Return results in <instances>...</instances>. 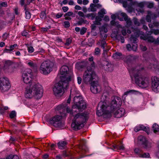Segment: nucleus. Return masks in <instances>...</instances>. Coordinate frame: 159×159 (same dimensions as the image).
Instances as JSON below:
<instances>
[{
  "label": "nucleus",
  "instance_id": "61",
  "mask_svg": "<svg viewBox=\"0 0 159 159\" xmlns=\"http://www.w3.org/2000/svg\"><path fill=\"white\" fill-rule=\"evenodd\" d=\"M84 23V20L83 19H82L78 22V24L79 25H81Z\"/></svg>",
  "mask_w": 159,
  "mask_h": 159
},
{
  "label": "nucleus",
  "instance_id": "50",
  "mask_svg": "<svg viewBox=\"0 0 159 159\" xmlns=\"http://www.w3.org/2000/svg\"><path fill=\"white\" fill-rule=\"evenodd\" d=\"M73 15V13L71 11H69L67 13H65L64 15V16L66 17V16H72Z\"/></svg>",
  "mask_w": 159,
  "mask_h": 159
},
{
  "label": "nucleus",
  "instance_id": "37",
  "mask_svg": "<svg viewBox=\"0 0 159 159\" xmlns=\"http://www.w3.org/2000/svg\"><path fill=\"white\" fill-rule=\"evenodd\" d=\"M141 130L145 131L146 132L148 133L149 129L148 127H147L143 125H139Z\"/></svg>",
  "mask_w": 159,
  "mask_h": 159
},
{
  "label": "nucleus",
  "instance_id": "2",
  "mask_svg": "<svg viewBox=\"0 0 159 159\" xmlns=\"http://www.w3.org/2000/svg\"><path fill=\"white\" fill-rule=\"evenodd\" d=\"M105 97L102 96L101 101L98 104L96 114L98 116L104 115L109 117L112 113L120 107L122 104L121 100L120 97L115 96L112 98L111 102L108 103L107 100H103Z\"/></svg>",
  "mask_w": 159,
  "mask_h": 159
},
{
  "label": "nucleus",
  "instance_id": "41",
  "mask_svg": "<svg viewBox=\"0 0 159 159\" xmlns=\"http://www.w3.org/2000/svg\"><path fill=\"white\" fill-rule=\"evenodd\" d=\"M63 15V14L61 13H58L54 15V17L56 19H59Z\"/></svg>",
  "mask_w": 159,
  "mask_h": 159
},
{
  "label": "nucleus",
  "instance_id": "44",
  "mask_svg": "<svg viewBox=\"0 0 159 159\" xmlns=\"http://www.w3.org/2000/svg\"><path fill=\"white\" fill-rule=\"evenodd\" d=\"M132 50L134 51H136L137 47L136 43H132Z\"/></svg>",
  "mask_w": 159,
  "mask_h": 159
},
{
  "label": "nucleus",
  "instance_id": "64",
  "mask_svg": "<svg viewBox=\"0 0 159 159\" xmlns=\"http://www.w3.org/2000/svg\"><path fill=\"white\" fill-rule=\"evenodd\" d=\"M140 47L141 48V49L143 51H145L147 49V48L145 46H144L143 45H140Z\"/></svg>",
  "mask_w": 159,
  "mask_h": 159
},
{
  "label": "nucleus",
  "instance_id": "12",
  "mask_svg": "<svg viewBox=\"0 0 159 159\" xmlns=\"http://www.w3.org/2000/svg\"><path fill=\"white\" fill-rule=\"evenodd\" d=\"M90 90L93 93L96 94L100 92L101 87L97 81H93L91 84Z\"/></svg>",
  "mask_w": 159,
  "mask_h": 159
},
{
  "label": "nucleus",
  "instance_id": "3",
  "mask_svg": "<svg viewBox=\"0 0 159 159\" xmlns=\"http://www.w3.org/2000/svg\"><path fill=\"white\" fill-rule=\"evenodd\" d=\"M33 75L31 69H26L22 75V78L24 83L30 84V87H27L25 89V96L27 98H31L33 95L38 100L40 98V85L39 82L33 81L31 82L32 79Z\"/></svg>",
  "mask_w": 159,
  "mask_h": 159
},
{
  "label": "nucleus",
  "instance_id": "9",
  "mask_svg": "<svg viewBox=\"0 0 159 159\" xmlns=\"http://www.w3.org/2000/svg\"><path fill=\"white\" fill-rule=\"evenodd\" d=\"M69 67L66 65H63L61 67L60 71L59 76L61 78L66 79L70 77L71 79L70 75H69Z\"/></svg>",
  "mask_w": 159,
  "mask_h": 159
},
{
  "label": "nucleus",
  "instance_id": "24",
  "mask_svg": "<svg viewBox=\"0 0 159 159\" xmlns=\"http://www.w3.org/2000/svg\"><path fill=\"white\" fill-rule=\"evenodd\" d=\"M96 5L91 3L90 6V8H88V11H89L94 12L96 11V9L95 8Z\"/></svg>",
  "mask_w": 159,
  "mask_h": 159
},
{
  "label": "nucleus",
  "instance_id": "51",
  "mask_svg": "<svg viewBox=\"0 0 159 159\" xmlns=\"http://www.w3.org/2000/svg\"><path fill=\"white\" fill-rule=\"evenodd\" d=\"M157 67L156 65L154 64L150 63V65L148 66V68L149 69H152L153 68H155Z\"/></svg>",
  "mask_w": 159,
  "mask_h": 159
},
{
  "label": "nucleus",
  "instance_id": "55",
  "mask_svg": "<svg viewBox=\"0 0 159 159\" xmlns=\"http://www.w3.org/2000/svg\"><path fill=\"white\" fill-rule=\"evenodd\" d=\"M28 52L30 53H32L34 51V49L32 46H30L28 47Z\"/></svg>",
  "mask_w": 159,
  "mask_h": 159
},
{
  "label": "nucleus",
  "instance_id": "52",
  "mask_svg": "<svg viewBox=\"0 0 159 159\" xmlns=\"http://www.w3.org/2000/svg\"><path fill=\"white\" fill-rule=\"evenodd\" d=\"M147 7L148 8H152L154 6V3H148L147 4Z\"/></svg>",
  "mask_w": 159,
  "mask_h": 159
},
{
  "label": "nucleus",
  "instance_id": "34",
  "mask_svg": "<svg viewBox=\"0 0 159 159\" xmlns=\"http://www.w3.org/2000/svg\"><path fill=\"white\" fill-rule=\"evenodd\" d=\"M25 11L26 18L28 19H30V18L31 16L30 13L29 11L27 10L26 7L25 8Z\"/></svg>",
  "mask_w": 159,
  "mask_h": 159
},
{
  "label": "nucleus",
  "instance_id": "10",
  "mask_svg": "<svg viewBox=\"0 0 159 159\" xmlns=\"http://www.w3.org/2000/svg\"><path fill=\"white\" fill-rule=\"evenodd\" d=\"M152 89L155 92H159V78L153 76L151 78Z\"/></svg>",
  "mask_w": 159,
  "mask_h": 159
},
{
  "label": "nucleus",
  "instance_id": "39",
  "mask_svg": "<svg viewBox=\"0 0 159 159\" xmlns=\"http://www.w3.org/2000/svg\"><path fill=\"white\" fill-rule=\"evenodd\" d=\"M6 159H19V158L16 155H10Z\"/></svg>",
  "mask_w": 159,
  "mask_h": 159
},
{
  "label": "nucleus",
  "instance_id": "21",
  "mask_svg": "<svg viewBox=\"0 0 159 159\" xmlns=\"http://www.w3.org/2000/svg\"><path fill=\"white\" fill-rule=\"evenodd\" d=\"M140 38L144 40H147L148 42H153L155 40L151 36H141Z\"/></svg>",
  "mask_w": 159,
  "mask_h": 159
},
{
  "label": "nucleus",
  "instance_id": "20",
  "mask_svg": "<svg viewBox=\"0 0 159 159\" xmlns=\"http://www.w3.org/2000/svg\"><path fill=\"white\" fill-rule=\"evenodd\" d=\"M97 44L99 45L101 44V46L104 52H106L107 51L104 49L105 47L107 46V43L106 42L105 39H102L100 40L98 42Z\"/></svg>",
  "mask_w": 159,
  "mask_h": 159
},
{
  "label": "nucleus",
  "instance_id": "62",
  "mask_svg": "<svg viewBox=\"0 0 159 159\" xmlns=\"http://www.w3.org/2000/svg\"><path fill=\"white\" fill-rule=\"evenodd\" d=\"M82 78L80 77H78L77 78V80L78 83L79 84H80L82 82Z\"/></svg>",
  "mask_w": 159,
  "mask_h": 159
},
{
  "label": "nucleus",
  "instance_id": "25",
  "mask_svg": "<svg viewBox=\"0 0 159 159\" xmlns=\"http://www.w3.org/2000/svg\"><path fill=\"white\" fill-rule=\"evenodd\" d=\"M93 57H91L89 58V61H90V64L91 66H89L90 68H92L94 69L95 67V65L94 62L93 61Z\"/></svg>",
  "mask_w": 159,
  "mask_h": 159
},
{
  "label": "nucleus",
  "instance_id": "35",
  "mask_svg": "<svg viewBox=\"0 0 159 159\" xmlns=\"http://www.w3.org/2000/svg\"><path fill=\"white\" fill-rule=\"evenodd\" d=\"M148 14L150 15L151 17L153 19H155L157 17V15L155 13H152L151 11H147Z\"/></svg>",
  "mask_w": 159,
  "mask_h": 159
},
{
  "label": "nucleus",
  "instance_id": "47",
  "mask_svg": "<svg viewBox=\"0 0 159 159\" xmlns=\"http://www.w3.org/2000/svg\"><path fill=\"white\" fill-rule=\"evenodd\" d=\"M71 39L70 38H68L67 39L66 43H65V44L66 46H68L71 43Z\"/></svg>",
  "mask_w": 159,
  "mask_h": 159
},
{
  "label": "nucleus",
  "instance_id": "49",
  "mask_svg": "<svg viewBox=\"0 0 159 159\" xmlns=\"http://www.w3.org/2000/svg\"><path fill=\"white\" fill-rule=\"evenodd\" d=\"M86 29L84 27H83L80 30V34L81 35L84 34L86 31Z\"/></svg>",
  "mask_w": 159,
  "mask_h": 159
},
{
  "label": "nucleus",
  "instance_id": "46",
  "mask_svg": "<svg viewBox=\"0 0 159 159\" xmlns=\"http://www.w3.org/2000/svg\"><path fill=\"white\" fill-rule=\"evenodd\" d=\"M64 26L65 28H68L70 26V23L68 21H65L64 22Z\"/></svg>",
  "mask_w": 159,
  "mask_h": 159
},
{
  "label": "nucleus",
  "instance_id": "14",
  "mask_svg": "<svg viewBox=\"0 0 159 159\" xmlns=\"http://www.w3.org/2000/svg\"><path fill=\"white\" fill-rule=\"evenodd\" d=\"M125 109L121 108L117 110L114 113V116L115 117L120 118L124 116L125 114Z\"/></svg>",
  "mask_w": 159,
  "mask_h": 159
},
{
  "label": "nucleus",
  "instance_id": "1",
  "mask_svg": "<svg viewBox=\"0 0 159 159\" xmlns=\"http://www.w3.org/2000/svg\"><path fill=\"white\" fill-rule=\"evenodd\" d=\"M73 101L75 104L72 107V110L67 107L66 112L70 113V116H75L71 124L72 127L75 130L80 129L84 126V123L86 122L89 118L87 112L79 113L86 108L87 104L80 95L75 96Z\"/></svg>",
  "mask_w": 159,
  "mask_h": 159
},
{
  "label": "nucleus",
  "instance_id": "40",
  "mask_svg": "<svg viewBox=\"0 0 159 159\" xmlns=\"http://www.w3.org/2000/svg\"><path fill=\"white\" fill-rule=\"evenodd\" d=\"M76 67L78 69L83 68L85 66L82 63H77L76 64Z\"/></svg>",
  "mask_w": 159,
  "mask_h": 159
},
{
  "label": "nucleus",
  "instance_id": "36",
  "mask_svg": "<svg viewBox=\"0 0 159 159\" xmlns=\"http://www.w3.org/2000/svg\"><path fill=\"white\" fill-rule=\"evenodd\" d=\"M28 64L30 66L34 69L35 70H37V66L36 64H34L33 62H29L28 63Z\"/></svg>",
  "mask_w": 159,
  "mask_h": 159
},
{
  "label": "nucleus",
  "instance_id": "15",
  "mask_svg": "<svg viewBox=\"0 0 159 159\" xmlns=\"http://www.w3.org/2000/svg\"><path fill=\"white\" fill-rule=\"evenodd\" d=\"M111 35L112 37L115 38L118 41H120L121 43H124V38L121 34H118L117 33L113 32L111 34Z\"/></svg>",
  "mask_w": 159,
  "mask_h": 159
},
{
  "label": "nucleus",
  "instance_id": "16",
  "mask_svg": "<svg viewBox=\"0 0 159 159\" xmlns=\"http://www.w3.org/2000/svg\"><path fill=\"white\" fill-rule=\"evenodd\" d=\"M120 15L124 18L125 20L126 21L127 25L129 26L132 25V22L130 19H128L126 14L124 12L121 13Z\"/></svg>",
  "mask_w": 159,
  "mask_h": 159
},
{
  "label": "nucleus",
  "instance_id": "63",
  "mask_svg": "<svg viewBox=\"0 0 159 159\" xmlns=\"http://www.w3.org/2000/svg\"><path fill=\"white\" fill-rule=\"evenodd\" d=\"M126 48L128 50L130 51L132 50V47L130 44H128L127 45Z\"/></svg>",
  "mask_w": 159,
  "mask_h": 159
},
{
  "label": "nucleus",
  "instance_id": "43",
  "mask_svg": "<svg viewBox=\"0 0 159 159\" xmlns=\"http://www.w3.org/2000/svg\"><path fill=\"white\" fill-rule=\"evenodd\" d=\"M16 116V113L15 111H12L9 115L10 117L11 118H14Z\"/></svg>",
  "mask_w": 159,
  "mask_h": 159
},
{
  "label": "nucleus",
  "instance_id": "28",
  "mask_svg": "<svg viewBox=\"0 0 159 159\" xmlns=\"http://www.w3.org/2000/svg\"><path fill=\"white\" fill-rule=\"evenodd\" d=\"M106 14V13L105 10L104 8H103L101 9L100 11L98 12V15L100 17L103 18L104 16V15Z\"/></svg>",
  "mask_w": 159,
  "mask_h": 159
},
{
  "label": "nucleus",
  "instance_id": "38",
  "mask_svg": "<svg viewBox=\"0 0 159 159\" xmlns=\"http://www.w3.org/2000/svg\"><path fill=\"white\" fill-rule=\"evenodd\" d=\"M133 21L134 24L137 26H139L140 25V23L136 18H134Z\"/></svg>",
  "mask_w": 159,
  "mask_h": 159
},
{
  "label": "nucleus",
  "instance_id": "11",
  "mask_svg": "<svg viewBox=\"0 0 159 159\" xmlns=\"http://www.w3.org/2000/svg\"><path fill=\"white\" fill-rule=\"evenodd\" d=\"M132 29L133 30V31L134 32V35L135 36L132 35L130 38V41L132 43H137L138 40L137 38L139 37L140 35L142 34L143 32L140 31V30L137 28L134 29L132 27Z\"/></svg>",
  "mask_w": 159,
  "mask_h": 159
},
{
  "label": "nucleus",
  "instance_id": "23",
  "mask_svg": "<svg viewBox=\"0 0 159 159\" xmlns=\"http://www.w3.org/2000/svg\"><path fill=\"white\" fill-rule=\"evenodd\" d=\"M9 82L8 79L6 77H2L0 78V85L5 84L7 83L6 81Z\"/></svg>",
  "mask_w": 159,
  "mask_h": 159
},
{
  "label": "nucleus",
  "instance_id": "22",
  "mask_svg": "<svg viewBox=\"0 0 159 159\" xmlns=\"http://www.w3.org/2000/svg\"><path fill=\"white\" fill-rule=\"evenodd\" d=\"M104 67L105 70L107 71H111L113 70V65L109 63H107Z\"/></svg>",
  "mask_w": 159,
  "mask_h": 159
},
{
  "label": "nucleus",
  "instance_id": "7",
  "mask_svg": "<svg viewBox=\"0 0 159 159\" xmlns=\"http://www.w3.org/2000/svg\"><path fill=\"white\" fill-rule=\"evenodd\" d=\"M87 69V70L84 73L83 80L86 84H91L93 81H95L94 79H95L96 75L92 68L88 66Z\"/></svg>",
  "mask_w": 159,
  "mask_h": 159
},
{
  "label": "nucleus",
  "instance_id": "33",
  "mask_svg": "<svg viewBox=\"0 0 159 159\" xmlns=\"http://www.w3.org/2000/svg\"><path fill=\"white\" fill-rule=\"evenodd\" d=\"M46 11L45 10L44 11H42L40 13V18L43 20H45L47 18Z\"/></svg>",
  "mask_w": 159,
  "mask_h": 159
},
{
  "label": "nucleus",
  "instance_id": "60",
  "mask_svg": "<svg viewBox=\"0 0 159 159\" xmlns=\"http://www.w3.org/2000/svg\"><path fill=\"white\" fill-rule=\"evenodd\" d=\"M62 10L64 12H66L68 10L69 8L67 7H62Z\"/></svg>",
  "mask_w": 159,
  "mask_h": 159
},
{
  "label": "nucleus",
  "instance_id": "30",
  "mask_svg": "<svg viewBox=\"0 0 159 159\" xmlns=\"http://www.w3.org/2000/svg\"><path fill=\"white\" fill-rule=\"evenodd\" d=\"M122 55V54L120 52H116L113 54L112 57L115 59H119Z\"/></svg>",
  "mask_w": 159,
  "mask_h": 159
},
{
  "label": "nucleus",
  "instance_id": "57",
  "mask_svg": "<svg viewBox=\"0 0 159 159\" xmlns=\"http://www.w3.org/2000/svg\"><path fill=\"white\" fill-rule=\"evenodd\" d=\"M21 34L23 36L27 37L28 36V33L25 30H24L22 32Z\"/></svg>",
  "mask_w": 159,
  "mask_h": 159
},
{
  "label": "nucleus",
  "instance_id": "42",
  "mask_svg": "<svg viewBox=\"0 0 159 159\" xmlns=\"http://www.w3.org/2000/svg\"><path fill=\"white\" fill-rule=\"evenodd\" d=\"M149 157V153H144L143 154H140L139 157Z\"/></svg>",
  "mask_w": 159,
  "mask_h": 159
},
{
  "label": "nucleus",
  "instance_id": "26",
  "mask_svg": "<svg viewBox=\"0 0 159 159\" xmlns=\"http://www.w3.org/2000/svg\"><path fill=\"white\" fill-rule=\"evenodd\" d=\"M152 129L154 133H156L159 131V126L156 123H155L153 125Z\"/></svg>",
  "mask_w": 159,
  "mask_h": 159
},
{
  "label": "nucleus",
  "instance_id": "32",
  "mask_svg": "<svg viewBox=\"0 0 159 159\" xmlns=\"http://www.w3.org/2000/svg\"><path fill=\"white\" fill-rule=\"evenodd\" d=\"M42 73L45 75H46L49 74L52 70H49L48 69H45L41 68Z\"/></svg>",
  "mask_w": 159,
  "mask_h": 159
},
{
  "label": "nucleus",
  "instance_id": "29",
  "mask_svg": "<svg viewBox=\"0 0 159 159\" xmlns=\"http://www.w3.org/2000/svg\"><path fill=\"white\" fill-rule=\"evenodd\" d=\"M153 33L155 35H158L159 34V30L158 29L155 30L152 29V31L150 32H148L147 34L148 35H151Z\"/></svg>",
  "mask_w": 159,
  "mask_h": 159
},
{
  "label": "nucleus",
  "instance_id": "8",
  "mask_svg": "<svg viewBox=\"0 0 159 159\" xmlns=\"http://www.w3.org/2000/svg\"><path fill=\"white\" fill-rule=\"evenodd\" d=\"M138 141L139 144L144 149H150L152 146V143L148 141L144 136L141 135L138 137Z\"/></svg>",
  "mask_w": 159,
  "mask_h": 159
},
{
  "label": "nucleus",
  "instance_id": "56",
  "mask_svg": "<svg viewBox=\"0 0 159 159\" xmlns=\"http://www.w3.org/2000/svg\"><path fill=\"white\" fill-rule=\"evenodd\" d=\"M135 91L134 90H130L129 91H127L124 93V95H127L128 94L131 93H133L135 92Z\"/></svg>",
  "mask_w": 159,
  "mask_h": 159
},
{
  "label": "nucleus",
  "instance_id": "53",
  "mask_svg": "<svg viewBox=\"0 0 159 159\" xmlns=\"http://www.w3.org/2000/svg\"><path fill=\"white\" fill-rule=\"evenodd\" d=\"M101 38L103 39H105L107 37V35L106 34H105L104 33L103 34L101 33L100 34Z\"/></svg>",
  "mask_w": 159,
  "mask_h": 159
},
{
  "label": "nucleus",
  "instance_id": "5",
  "mask_svg": "<svg viewBox=\"0 0 159 159\" xmlns=\"http://www.w3.org/2000/svg\"><path fill=\"white\" fill-rule=\"evenodd\" d=\"M66 111V106L64 105L58 106L55 108V111L59 113L61 116L57 115L53 117L50 120V122L53 125L57 127H61L64 125L62 121V116H66L65 112Z\"/></svg>",
  "mask_w": 159,
  "mask_h": 159
},
{
  "label": "nucleus",
  "instance_id": "48",
  "mask_svg": "<svg viewBox=\"0 0 159 159\" xmlns=\"http://www.w3.org/2000/svg\"><path fill=\"white\" fill-rule=\"evenodd\" d=\"M100 50L98 48H96L95 50V54L98 55L100 54Z\"/></svg>",
  "mask_w": 159,
  "mask_h": 159
},
{
  "label": "nucleus",
  "instance_id": "58",
  "mask_svg": "<svg viewBox=\"0 0 159 159\" xmlns=\"http://www.w3.org/2000/svg\"><path fill=\"white\" fill-rule=\"evenodd\" d=\"M140 130H141L140 129V127H139V125L138 126H136V127H135L134 128V130L136 132L139 131Z\"/></svg>",
  "mask_w": 159,
  "mask_h": 159
},
{
  "label": "nucleus",
  "instance_id": "59",
  "mask_svg": "<svg viewBox=\"0 0 159 159\" xmlns=\"http://www.w3.org/2000/svg\"><path fill=\"white\" fill-rule=\"evenodd\" d=\"M78 14L80 16H81V17H85V16H86V15H84V13L82 11H79L78 12Z\"/></svg>",
  "mask_w": 159,
  "mask_h": 159
},
{
  "label": "nucleus",
  "instance_id": "31",
  "mask_svg": "<svg viewBox=\"0 0 159 159\" xmlns=\"http://www.w3.org/2000/svg\"><path fill=\"white\" fill-rule=\"evenodd\" d=\"M85 17L89 19H90L92 20H93L95 17V15L93 13H89L87 14L85 16Z\"/></svg>",
  "mask_w": 159,
  "mask_h": 159
},
{
  "label": "nucleus",
  "instance_id": "6",
  "mask_svg": "<svg viewBox=\"0 0 159 159\" xmlns=\"http://www.w3.org/2000/svg\"><path fill=\"white\" fill-rule=\"evenodd\" d=\"M70 81V78L68 77L66 79H61L59 82L55 84L53 88L54 95L57 97L62 95L68 87V83Z\"/></svg>",
  "mask_w": 159,
  "mask_h": 159
},
{
  "label": "nucleus",
  "instance_id": "17",
  "mask_svg": "<svg viewBox=\"0 0 159 159\" xmlns=\"http://www.w3.org/2000/svg\"><path fill=\"white\" fill-rule=\"evenodd\" d=\"M7 83L5 84L0 85V89L2 91L5 92L9 90L10 87V84L9 82L6 81Z\"/></svg>",
  "mask_w": 159,
  "mask_h": 159
},
{
  "label": "nucleus",
  "instance_id": "27",
  "mask_svg": "<svg viewBox=\"0 0 159 159\" xmlns=\"http://www.w3.org/2000/svg\"><path fill=\"white\" fill-rule=\"evenodd\" d=\"M17 46V45L16 44H14L13 45H11L10 46L9 48L10 49H5L4 51L6 52H9L10 53V52L12 51V50L14 49V48L15 47Z\"/></svg>",
  "mask_w": 159,
  "mask_h": 159
},
{
  "label": "nucleus",
  "instance_id": "18",
  "mask_svg": "<svg viewBox=\"0 0 159 159\" xmlns=\"http://www.w3.org/2000/svg\"><path fill=\"white\" fill-rule=\"evenodd\" d=\"M85 140H83L81 141L80 145L79 146V148L82 150L86 152L88 151V148L85 145Z\"/></svg>",
  "mask_w": 159,
  "mask_h": 159
},
{
  "label": "nucleus",
  "instance_id": "45",
  "mask_svg": "<svg viewBox=\"0 0 159 159\" xmlns=\"http://www.w3.org/2000/svg\"><path fill=\"white\" fill-rule=\"evenodd\" d=\"M8 6L7 3V2H3L0 3V7H6Z\"/></svg>",
  "mask_w": 159,
  "mask_h": 159
},
{
  "label": "nucleus",
  "instance_id": "4",
  "mask_svg": "<svg viewBox=\"0 0 159 159\" xmlns=\"http://www.w3.org/2000/svg\"><path fill=\"white\" fill-rule=\"evenodd\" d=\"M128 69L131 77L132 75L134 76L135 82L138 85L143 88L148 86L149 79L143 75L145 71V68L143 65L139 64L135 67H132L129 66Z\"/></svg>",
  "mask_w": 159,
  "mask_h": 159
},
{
  "label": "nucleus",
  "instance_id": "54",
  "mask_svg": "<svg viewBox=\"0 0 159 159\" xmlns=\"http://www.w3.org/2000/svg\"><path fill=\"white\" fill-rule=\"evenodd\" d=\"M146 20L148 22H150L151 21V16L150 15H147L146 17Z\"/></svg>",
  "mask_w": 159,
  "mask_h": 159
},
{
  "label": "nucleus",
  "instance_id": "19",
  "mask_svg": "<svg viewBox=\"0 0 159 159\" xmlns=\"http://www.w3.org/2000/svg\"><path fill=\"white\" fill-rule=\"evenodd\" d=\"M67 143L66 141H61L57 143V145L59 148L63 149L65 148Z\"/></svg>",
  "mask_w": 159,
  "mask_h": 159
},
{
  "label": "nucleus",
  "instance_id": "13",
  "mask_svg": "<svg viewBox=\"0 0 159 159\" xmlns=\"http://www.w3.org/2000/svg\"><path fill=\"white\" fill-rule=\"evenodd\" d=\"M53 66L54 64L53 62L49 61H46L41 63L40 65V68L52 70Z\"/></svg>",
  "mask_w": 159,
  "mask_h": 159
}]
</instances>
